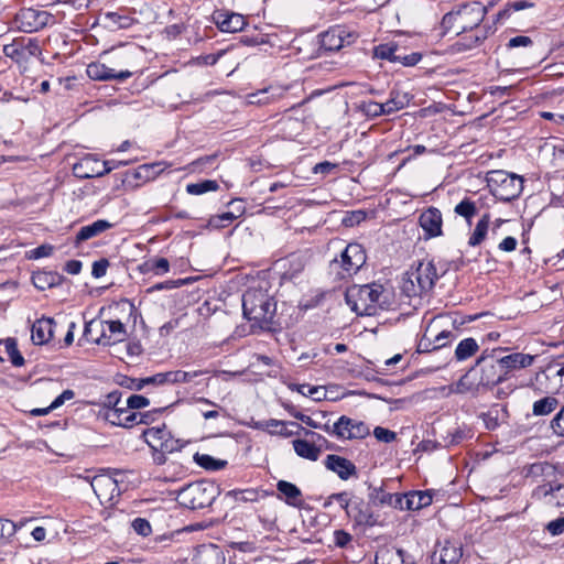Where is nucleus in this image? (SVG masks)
Listing matches in <instances>:
<instances>
[{"label": "nucleus", "instance_id": "nucleus-62", "mask_svg": "<svg viewBox=\"0 0 564 564\" xmlns=\"http://www.w3.org/2000/svg\"><path fill=\"white\" fill-rule=\"evenodd\" d=\"M545 530L553 536L562 534L564 532V517L550 521Z\"/></svg>", "mask_w": 564, "mask_h": 564}, {"label": "nucleus", "instance_id": "nucleus-41", "mask_svg": "<svg viewBox=\"0 0 564 564\" xmlns=\"http://www.w3.org/2000/svg\"><path fill=\"white\" fill-rule=\"evenodd\" d=\"M141 271L163 275L170 271V262L166 258H151L141 265Z\"/></svg>", "mask_w": 564, "mask_h": 564}, {"label": "nucleus", "instance_id": "nucleus-22", "mask_svg": "<svg viewBox=\"0 0 564 564\" xmlns=\"http://www.w3.org/2000/svg\"><path fill=\"white\" fill-rule=\"evenodd\" d=\"M104 419L112 425L126 429L137 425V412L131 411L127 405L106 409L104 412Z\"/></svg>", "mask_w": 564, "mask_h": 564}, {"label": "nucleus", "instance_id": "nucleus-26", "mask_svg": "<svg viewBox=\"0 0 564 564\" xmlns=\"http://www.w3.org/2000/svg\"><path fill=\"white\" fill-rule=\"evenodd\" d=\"M215 22L221 32L229 33L242 31L247 25L245 17L235 12H218Z\"/></svg>", "mask_w": 564, "mask_h": 564}, {"label": "nucleus", "instance_id": "nucleus-36", "mask_svg": "<svg viewBox=\"0 0 564 564\" xmlns=\"http://www.w3.org/2000/svg\"><path fill=\"white\" fill-rule=\"evenodd\" d=\"M276 489L285 498V502L293 507H300L302 503V492L294 484L286 480H279Z\"/></svg>", "mask_w": 564, "mask_h": 564}, {"label": "nucleus", "instance_id": "nucleus-63", "mask_svg": "<svg viewBox=\"0 0 564 564\" xmlns=\"http://www.w3.org/2000/svg\"><path fill=\"white\" fill-rule=\"evenodd\" d=\"M54 247L52 245H41L30 251V259H40L52 256Z\"/></svg>", "mask_w": 564, "mask_h": 564}, {"label": "nucleus", "instance_id": "nucleus-37", "mask_svg": "<svg viewBox=\"0 0 564 564\" xmlns=\"http://www.w3.org/2000/svg\"><path fill=\"white\" fill-rule=\"evenodd\" d=\"M490 224V214L486 213L481 216L478 223L475 226L474 231L470 234L468 238V246L476 247L479 246L487 237L488 228Z\"/></svg>", "mask_w": 564, "mask_h": 564}, {"label": "nucleus", "instance_id": "nucleus-25", "mask_svg": "<svg viewBox=\"0 0 564 564\" xmlns=\"http://www.w3.org/2000/svg\"><path fill=\"white\" fill-rule=\"evenodd\" d=\"M100 161L91 154L85 155L73 166V174L82 180L102 176Z\"/></svg>", "mask_w": 564, "mask_h": 564}, {"label": "nucleus", "instance_id": "nucleus-57", "mask_svg": "<svg viewBox=\"0 0 564 564\" xmlns=\"http://www.w3.org/2000/svg\"><path fill=\"white\" fill-rule=\"evenodd\" d=\"M551 429L557 436H564V405L551 421Z\"/></svg>", "mask_w": 564, "mask_h": 564}, {"label": "nucleus", "instance_id": "nucleus-17", "mask_svg": "<svg viewBox=\"0 0 564 564\" xmlns=\"http://www.w3.org/2000/svg\"><path fill=\"white\" fill-rule=\"evenodd\" d=\"M419 224L424 231V238L431 239L443 235V217L436 207H429L421 213Z\"/></svg>", "mask_w": 564, "mask_h": 564}, {"label": "nucleus", "instance_id": "nucleus-24", "mask_svg": "<svg viewBox=\"0 0 564 564\" xmlns=\"http://www.w3.org/2000/svg\"><path fill=\"white\" fill-rule=\"evenodd\" d=\"M474 371L475 367H471L457 382L444 387L443 390H447V394L477 393L481 383H479V379L476 378Z\"/></svg>", "mask_w": 564, "mask_h": 564}, {"label": "nucleus", "instance_id": "nucleus-27", "mask_svg": "<svg viewBox=\"0 0 564 564\" xmlns=\"http://www.w3.org/2000/svg\"><path fill=\"white\" fill-rule=\"evenodd\" d=\"M403 510H420L429 507L433 502L432 490H417L402 494Z\"/></svg>", "mask_w": 564, "mask_h": 564}, {"label": "nucleus", "instance_id": "nucleus-48", "mask_svg": "<svg viewBox=\"0 0 564 564\" xmlns=\"http://www.w3.org/2000/svg\"><path fill=\"white\" fill-rule=\"evenodd\" d=\"M6 351L10 358V361L15 367H21L24 365V358L20 354L17 345V340L14 338L8 337L3 341Z\"/></svg>", "mask_w": 564, "mask_h": 564}, {"label": "nucleus", "instance_id": "nucleus-60", "mask_svg": "<svg viewBox=\"0 0 564 564\" xmlns=\"http://www.w3.org/2000/svg\"><path fill=\"white\" fill-rule=\"evenodd\" d=\"M373 435L379 442H383V443H391V442L395 441V438H397L395 432L390 431L384 427H381V426L375 427Z\"/></svg>", "mask_w": 564, "mask_h": 564}, {"label": "nucleus", "instance_id": "nucleus-14", "mask_svg": "<svg viewBox=\"0 0 564 564\" xmlns=\"http://www.w3.org/2000/svg\"><path fill=\"white\" fill-rule=\"evenodd\" d=\"M375 56L392 63H400L403 66H414L422 58L421 53L412 52L410 54H405L404 50L400 48L394 43H384L376 46Z\"/></svg>", "mask_w": 564, "mask_h": 564}, {"label": "nucleus", "instance_id": "nucleus-2", "mask_svg": "<svg viewBox=\"0 0 564 564\" xmlns=\"http://www.w3.org/2000/svg\"><path fill=\"white\" fill-rule=\"evenodd\" d=\"M276 312V303L265 289L249 288L242 295L243 317L252 322V327L271 329Z\"/></svg>", "mask_w": 564, "mask_h": 564}, {"label": "nucleus", "instance_id": "nucleus-19", "mask_svg": "<svg viewBox=\"0 0 564 564\" xmlns=\"http://www.w3.org/2000/svg\"><path fill=\"white\" fill-rule=\"evenodd\" d=\"M346 513L348 517L352 518L358 525L367 528L382 525L379 514H376L368 507H365L362 499L354 500L350 505L349 511H346Z\"/></svg>", "mask_w": 564, "mask_h": 564}, {"label": "nucleus", "instance_id": "nucleus-50", "mask_svg": "<svg viewBox=\"0 0 564 564\" xmlns=\"http://www.w3.org/2000/svg\"><path fill=\"white\" fill-rule=\"evenodd\" d=\"M358 109L369 118H377L387 115L382 102L377 101H361Z\"/></svg>", "mask_w": 564, "mask_h": 564}, {"label": "nucleus", "instance_id": "nucleus-64", "mask_svg": "<svg viewBox=\"0 0 564 564\" xmlns=\"http://www.w3.org/2000/svg\"><path fill=\"white\" fill-rule=\"evenodd\" d=\"M352 541V535L344 530L334 532V543L338 547H346Z\"/></svg>", "mask_w": 564, "mask_h": 564}, {"label": "nucleus", "instance_id": "nucleus-29", "mask_svg": "<svg viewBox=\"0 0 564 564\" xmlns=\"http://www.w3.org/2000/svg\"><path fill=\"white\" fill-rule=\"evenodd\" d=\"M53 318L37 319L31 329V339L35 345H44L53 337Z\"/></svg>", "mask_w": 564, "mask_h": 564}, {"label": "nucleus", "instance_id": "nucleus-15", "mask_svg": "<svg viewBox=\"0 0 564 564\" xmlns=\"http://www.w3.org/2000/svg\"><path fill=\"white\" fill-rule=\"evenodd\" d=\"M99 336L94 343L110 346L121 343L127 337L126 326L120 321H98Z\"/></svg>", "mask_w": 564, "mask_h": 564}, {"label": "nucleus", "instance_id": "nucleus-39", "mask_svg": "<svg viewBox=\"0 0 564 564\" xmlns=\"http://www.w3.org/2000/svg\"><path fill=\"white\" fill-rule=\"evenodd\" d=\"M279 89L265 88L252 94L247 95V101L250 105H269L280 97Z\"/></svg>", "mask_w": 564, "mask_h": 564}, {"label": "nucleus", "instance_id": "nucleus-59", "mask_svg": "<svg viewBox=\"0 0 564 564\" xmlns=\"http://www.w3.org/2000/svg\"><path fill=\"white\" fill-rule=\"evenodd\" d=\"M109 265H110V262L106 258H101V259L95 261L91 265V275L96 279L102 278L106 274Z\"/></svg>", "mask_w": 564, "mask_h": 564}, {"label": "nucleus", "instance_id": "nucleus-45", "mask_svg": "<svg viewBox=\"0 0 564 564\" xmlns=\"http://www.w3.org/2000/svg\"><path fill=\"white\" fill-rule=\"evenodd\" d=\"M292 424L295 425V423H292ZM296 426H297V424H296ZM299 427L301 429V433L304 437H310L312 440V442L314 443L315 447L317 448V452L319 453V455L322 454L323 451H328V449L334 448V444L330 443L328 440H326L323 435H321L316 432H313L311 430L301 427L300 425H299Z\"/></svg>", "mask_w": 564, "mask_h": 564}, {"label": "nucleus", "instance_id": "nucleus-44", "mask_svg": "<svg viewBox=\"0 0 564 564\" xmlns=\"http://www.w3.org/2000/svg\"><path fill=\"white\" fill-rule=\"evenodd\" d=\"M169 377L167 381L170 384L176 383H188L193 381L196 377H199L205 373L203 370H193V371H184V370H174L167 371Z\"/></svg>", "mask_w": 564, "mask_h": 564}, {"label": "nucleus", "instance_id": "nucleus-46", "mask_svg": "<svg viewBox=\"0 0 564 564\" xmlns=\"http://www.w3.org/2000/svg\"><path fill=\"white\" fill-rule=\"evenodd\" d=\"M195 462L207 470H220L227 466V460L216 459L208 454H195Z\"/></svg>", "mask_w": 564, "mask_h": 564}, {"label": "nucleus", "instance_id": "nucleus-55", "mask_svg": "<svg viewBox=\"0 0 564 564\" xmlns=\"http://www.w3.org/2000/svg\"><path fill=\"white\" fill-rule=\"evenodd\" d=\"M293 387H294L293 389H296L297 392H300L301 394H303L305 397H311L314 400H321L322 395L324 394L321 391L319 387H313L310 384H299V386L294 384Z\"/></svg>", "mask_w": 564, "mask_h": 564}, {"label": "nucleus", "instance_id": "nucleus-56", "mask_svg": "<svg viewBox=\"0 0 564 564\" xmlns=\"http://www.w3.org/2000/svg\"><path fill=\"white\" fill-rule=\"evenodd\" d=\"M131 411L133 410H140L150 404V400L143 395L140 394H131L126 403H124Z\"/></svg>", "mask_w": 564, "mask_h": 564}, {"label": "nucleus", "instance_id": "nucleus-11", "mask_svg": "<svg viewBox=\"0 0 564 564\" xmlns=\"http://www.w3.org/2000/svg\"><path fill=\"white\" fill-rule=\"evenodd\" d=\"M15 22L22 32L32 33L54 22V17L44 10L23 8L17 13Z\"/></svg>", "mask_w": 564, "mask_h": 564}, {"label": "nucleus", "instance_id": "nucleus-30", "mask_svg": "<svg viewBox=\"0 0 564 564\" xmlns=\"http://www.w3.org/2000/svg\"><path fill=\"white\" fill-rule=\"evenodd\" d=\"M112 228V224L105 219H98L93 224L83 226L75 237V245H80L82 242L95 238L108 229Z\"/></svg>", "mask_w": 564, "mask_h": 564}, {"label": "nucleus", "instance_id": "nucleus-7", "mask_svg": "<svg viewBox=\"0 0 564 564\" xmlns=\"http://www.w3.org/2000/svg\"><path fill=\"white\" fill-rule=\"evenodd\" d=\"M487 184L491 194L502 202H511L520 196L523 189V178L503 170L490 171Z\"/></svg>", "mask_w": 564, "mask_h": 564}, {"label": "nucleus", "instance_id": "nucleus-61", "mask_svg": "<svg viewBox=\"0 0 564 564\" xmlns=\"http://www.w3.org/2000/svg\"><path fill=\"white\" fill-rule=\"evenodd\" d=\"M169 372H159L153 376L141 378V382L153 386H163V384H170L167 381Z\"/></svg>", "mask_w": 564, "mask_h": 564}, {"label": "nucleus", "instance_id": "nucleus-32", "mask_svg": "<svg viewBox=\"0 0 564 564\" xmlns=\"http://www.w3.org/2000/svg\"><path fill=\"white\" fill-rule=\"evenodd\" d=\"M63 281L64 276L55 271H37L32 274L33 285L41 291L58 286Z\"/></svg>", "mask_w": 564, "mask_h": 564}, {"label": "nucleus", "instance_id": "nucleus-38", "mask_svg": "<svg viewBox=\"0 0 564 564\" xmlns=\"http://www.w3.org/2000/svg\"><path fill=\"white\" fill-rule=\"evenodd\" d=\"M479 210V202L473 200L470 197L463 198L454 208V213L463 217L468 225Z\"/></svg>", "mask_w": 564, "mask_h": 564}, {"label": "nucleus", "instance_id": "nucleus-28", "mask_svg": "<svg viewBox=\"0 0 564 564\" xmlns=\"http://www.w3.org/2000/svg\"><path fill=\"white\" fill-rule=\"evenodd\" d=\"M533 360L534 357L532 355L523 352H513L507 356L499 355V361L502 369L506 370V376H508L512 370L530 367L533 364Z\"/></svg>", "mask_w": 564, "mask_h": 564}, {"label": "nucleus", "instance_id": "nucleus-10", "mask_svg": "<svg viewBox=\"0 0 564 564\" xmlns=\"http://www.w3.org/2000/svg\"><path fill=\"white\" fill-rule=\"evenodd\" d=\"M132 55L133 54L130 52H126L122 55L123 61L120 63V65L126 66L124 69H116V68L109 67L102 63L93 62L87 65V69H86L87 76L93 80L123 82V80L130 78L133 74L139 72V69L137 68V65L131 61Z\"/></svg>", "mask_w": 564, "mask_h": 564}, {"label": "nucleus", "instance_id": "nucleus-9", "mask_svg": "<svg viewBox=\"0 0 564 564\" xmlns=\"http://www.w3.org/2000/svg\"><path fill=\"white\" fill-rule=\"evenodd\" d=\"M366 250L360 243L351 242L341 251L339 259L330 262V270L335 272L339 279L350 278L356 274L366 263Z\"/></svg>", "mask_w": 564, "mask_h": 564}, {"label": "nucleus", "instance_id": "nucleus-20", "mask_svg": "<svg viewBox=\"0 0 564 564\" xmlns=\"http://www.w3.org/2000/svg\"><path fill=\"white\" fill-rule=\"evenodd\" d=\"M440 549L433 553V562L438 561L440 564H458L463 556V547L460 542L445 540L438 544Z\"/></svg>", "mask_w": 564, "mask_h": 564}, {"label": "nucleus", "instance_id": "nucleus-18", "mask_svg": "<svg viewBox=\"0 0 564 564\" xmlns=\"http://www.w3.org/2000/svg\"><path fill=\"white\" fill-rule=\"evenodd\" d=\"M170 434L164 429L151 427L144 432L145 442L151 449H159L166 454L178 448L177 441L169 438Z\"/></svg>", "mask_w": 564, "mask_h": 564}, {"label": "nucleus", "instance_id": "nucleus-51", "mask_svg": "<svg viewBox=\"0 0 564 564\" xmlns=\"http://www.w3.org/2000/svg\"><path fill=\"white\" fill-rule=\"evenodd\" d=\"M245 212L243 207H239L237 209V214L234 212H226L221 215H217L212 218L210 224L215 227L224 228L231 224L235 219H237L239 216H241Z\"/></svg>", "mask_w": 564, "mask_h": 564}, {"label": "nucleus", "instance_id": "nucleus-54", "mask_svg": "<svg viewBox=\"0 0 564 564\" xmlns=\"http://www.w3.org/2000/svg\"><path fill=\"white\" fill-rule=\"evenodd\" d=\"M259 425H261V427H263V429L270 430L271 432L280 434V435H285V436L291 435V433H288L285 431V423L282 421H279V420L271 419L265 422L259 423Z\"/></svg>", "mask_w": 564, "mask_h": 564}, {"label": "nucleus", "instance_id": "nucleus-33", "mask_svg": "<svg viewBox=\"0 0 564 564\" xmlns=\"http://www.w3.org/2000/svg\"><path fill=\"white\" fill-rule=\"evenodd\" d=\"M409 554L402 549L383 547L376 554V564H403Z\"/></svg>", "mask_w": 564, "mask_h": 564}, {"label": "nucleus", "instance_id": "nucleus-16", "mask_svg": "<svg viewBox=\"0 0 564 564\" xmlns=\"http://www.w3.org/2000/svg\"><path fill=\"white\" fill-rule=\"evenodd\" d=\"M369 505L373 507H390L392 509L403 511V496L402 494H391L386 491L383 486L368 487Z\"/></svg>", "mask_w": 564, "mask_h": 564}, {"label": "nucleus", "instance_id": "nucleus-8", "mask_svg": "<svg viewBox=\"0 0 564 564\" xmlns=\"http://www.w3.org/2000/svg\"><path fill=\"white\" fill-rule=\"evenodd\" d=\"M499 352H502L501 348L485 349L476 360L474 367L479 368L478 379L482 388H491L507 379L506 370L499 361Z\"/></svg>", "mask_w": 564, "mask_h": 564}, {"label": "nucleus", "instance_id": "nucleus-58", "mask_svg": "<svg viewBox=\"0 0 564 564\" xmlns=\"http://www.w3.org/2000/svg\"><path fill=\"white\" fill-rule=\"evenodd\" d=\"M17 531V525L10 520L0 519V542L11 538Z\"/></svg>", "mask_w": 564, "mask_h": 564}, {"label": "nucleus", "instance_id": "nucleus-21", "mask_svg": "<svg viewBox=\"0 0 564 564\" xmlns=\"http://www.w3.org/2000/svg\"><path fill=\"white\" fill-rule=\"evenodd\" d=\"M324 464L328 470L335 473L341 480L357 476L356 465L343 456L335 454L327 455Z\"/></svg>", "mask_w": 564, "mask_h": 564}, {"label": "nucleus", "instance_id": "nucleus-35", "mask_svg": "<svg viewBox=\"0 0 564 564\" xmlns=\"http://www.w3.org/2000/svg\"><path fill=\"white\" fill-rule=\"evenodd\" d=\"M292 444L294 452L302 458L316 462L321 456L310 437L296 438Z\"/></svg>", "mask_w": 564, "mask_h": 564}, {"label": "nucleus", "instance_id": "nucleus-43", "mask_svg": "<svg viewBox=\"0 0 564 564\" xmlns=\"http://www.w3.org/2000/svg\"><path fill=\"white\" fill-rule=\"evenodd\" d=\"M558 400L555 397L547 395L536 400L532 405V413L536 416L547 415L558 406Z\"/></svg>", "mask_w": 564, "mask_h": 564}, {"label": "nucleus", "instance_id": "nucleus-34", "mask_svg": "<svg viewBox=\"0 0 564 564\" xmlns=\"http://www.w3.org/2000/svg\"><path fill=\"white\" fill-rule=\"evenodd\" d=\"M487 430H496L507 417V409L499 404L492 405L487 412L479 415Z\"/></svg>", "mask_w": 564, "mask_h": 564}, {"label": "nucleus", "instance_id": "nucleus-13", "mask_svg": "<svg viewBox=\"0 0 564 564\" xmlns=\"http://www.w3.org/2000/svg\"><path fill=\"white\" fill-rule=\"evenodd\" d=\"M91 488L101 505L113 506L120 497L118 480L109 475H97L91 480Z\"/></svg>", "mask_w": 564, "mask_h": 564}, {"label": "nucleus", "instance_id": "nucleus-42", "mask_svg": "<svg viewBox=\"0 0 564 564\" xmlns=\"http://www.w3.org/2000/svg\"><path fill=\"white\" fill-rule=\"evenodd\" d=\"M104 19L106 21L107 26L111 30L129 29L133 23L132 18L126 14H121L119 12H106L104 14Z\"/></svg>", "mask_w": 564, "mask_h": 564}, {"label": "nucleus", "instance_id": "nucleus-12", "mask_svg": "<svg viewBox=\"0 0 564 564\" xmlns=\"http://www.w3.org/2000/svg\"><path fill=\"white\" fill-rule=\"evenodd\" d=\"M332 432L339 440H361L370 434V430L365 422L346 415H341L333 424Z\"/></svg>", "mask_w": 564, "mask_h": 564}, {"label": "nucleus", "instance_id": "nucleus-52", "mask_svg": "<svg viewBox=\"0 0 564 564\" xmlns=\"http://www.w3.org/2000/svg\"><path fill=\"white\" fill-rule=\"evenodd\" d=\"M534 4L532 2H529L527 0H518L511 3H508L505 9L498 12L497 17L498 20L507 19L510 17L511 12L513 11H520L524 9L532 8Z\"/></svg>", "mask_w": 564, "mask_h": 564}, {"label": "nucleus", "instance_id": "nucleus-4", "mask_svg": "<svg viewBox=\"0 0 564 564\" xmlns=\"http://www.w3.org/2000/svg\"><path fill=\"white\" fill-rule=\"evenodd\" d=\"M486 13V7L477 1L458 4L444 14L441 26L444 32H454L458 35L478 29Z\"/></svg>", "mask_w": 564, "mask_h": 564}, {"label": "nucleus", "instance_id": "nucleus-40", "mask_svg": "<svg viewBox=\"0 0 564 564\" xmlns=\"http://www.w3.org/2000/svg\"><path fill=\"white\" fill-rule=\"evenodd\" d=\"M479 349L476 339L469 337L460 340L455 349V359L465 361L474 356Z\"/></svg>", "mask_w": 564, "mask_h": 564}, {"label": "nucleus", "instance_id": "nucleus-47", "mask_svg": "<svg viewBox=\"0 0 564 564\" xmlns=\"http://www.w3.org/2000/svg\"><path fill=\"white\" fill-rule=\"evenodd\" d=\"M219 188L217 181L204 180L198 183H189L186 185V192L191 195H203L208 192H215Z\"/></svg>", "mask_w": 564, "mask_h": 564}, {"label": "nucleus", "instance_id": "nucleus-53", "mask_svg": "<svg viewBox=\"0 0 564 564\" xmlns=\"http://www.w3.org/2000/svg\"><path fill=\"white\" fill-rule=\"evenodd\" d=\"M131 527L134 532L141 536H149L152 533V527L150 522L144 518H135L131 522Z\"/></svg>", "mask_w": 564, "mask_h": 564}, {"label": "nucleus", "instance_id": "nucleus-5", "mask_svg": "<svg viewBox=\"0 0 564 564\" xmlns=\"http://www.w3.org/2000/svg\"><path fill=\"white\" fill-rule=\"evenodd\" d=\"M438 278L440 274L434 262L422 260L403 275L401 290L409 297L420 296L431 291Z\"/></svg>", "mask_w": 564, "mask_h": 564}, {"label": "nucleus", "instance_id": "nucleus-6", "mask_svg": "<svg viewBox=\"0 0 564 564\" xmlns=\"http://www.w3.org/2000/svg\"><path fill=\"white\" fill-rule=\"evenodd\" d=\"M219 486L215 482L200 480L188 484L177 492V501L181 506L197 510L209 507L219 496Z\"/></svg>", "mask_w": 564, "mask_h": 564}, {"label": "nucleus", "instance_id": "nucleus-49", "mask_svg": "<svg viewBox=\"0 0 564 564\" xmlns=\"http://www.w3.org/2000/svg\"><path fill=\"white\" fill-rule=\"evenodd\" d=\"M382 104L384 106L386 113L391 115L395 111L403 109L406 106L408 100H406L405 96L401 97L398 91L392 90L390 93V98L386 102H382Z\"/></svg>", "mask_w": 564, "mask_h": 564}, {"label": "nucleus", "instance_id": "nucleus-31", "mask_svg": "<svg viewBox=\"0 0 564 564\" xmlns=\"http://www.w3.org/2000/svg\"><path fill=\"white\" fill-rule=\"evenodd\" d=\"M476 33L465 36L449 46L452 54H459L473 48L478 47L487 37V32L484 30L475 29Z\"/></svg>", "mask_w": 564, "mask_h": 564}, {"label": "nucleus", "instance_id": "nucleus-3", "mask_svg": "<svg viewBox=\"0 0 564 564\" xmlns=\"http://www.w3.org/2000/svg\"><path fill=\"white\" fill-rule=\"evenodd\" d=\"M346 302L358 315H375L390 304V293L382 284L370 283L354 286L346 293Z\"/></svg>", "mask_w": 564, "mask_h": 564}, {"label": "nucleus", "instance_id": "nucleus-1", "mask_svg": "<svg viewBox=\"0 0 564 564\" xmlns=\"http://www.w3.org/2000/svg\"><path fill=\"white\" fill-rule=\"evenodd\" d=\"M525 478L536 484L531 492L533 502L545 509L564 507V484L558 479L556 467L547 462H538L528 466Z\"/></svg>", "mask_w": 564, "mask_h": 564}, {"label": "nucleus", "instance_id": "nucleus-23", "mask_svg": "<svg viewBox=\"0 0 564 564\" xmlns=\"http://www.w3.org/2000/svg\"><path fill=\"white\" fill-rule=\"evenodd\" d=\"M193 564H224L223 550L216 544H200L195 549Z\"/></svg>", "mask_w": 564, "mask_h": 564}]
</instances>
